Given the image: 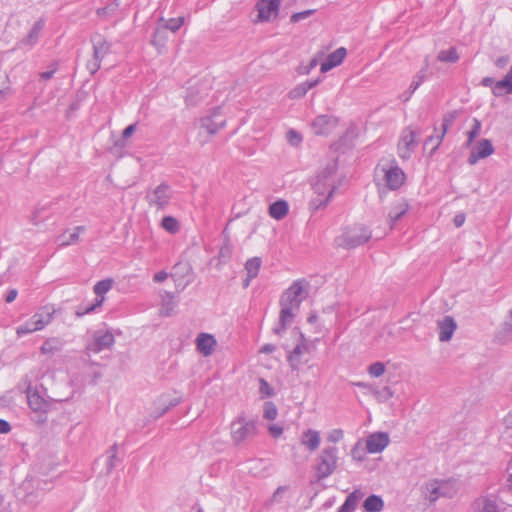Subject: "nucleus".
<instances>
[{
    "mask_svg": "<svg viewBox=\"0 0 512 512\" xmlns=\"http://www.w3.org/2000/svg\"><path fill=\"white\" fill-rule=\"evenodd\" d=\"M295 346L290 350L288 362L297 371H305L312 367L313 352L303 335L297 331L294 333Z\"/></svg>",
    "mask_w": 512,
    "mask_h": 512,
    "instance_id": "nucleus-1",
    "label": "nucleus"
},
{
    "mask_svg": "<svg viewBox=\"0 0 512 512\" xmlns=\"http://www.w3.org/2000/svg\"><path fill=\"white\" fill-rule=\"evenodd\" d=\"M370 237L371 232L367 227L360 223H352L341 228L335 242L339 247L350 249L365 243Z\"/></svg>",
    "mask_w": 512,
    "mask_h": 512,
    "instance_id": "nucleus-2",
    "label": "nucleus"
},
{
    "mask_svg": "<svg viewBox=\"0 0 512 512\" xmlns=\"http://www.w3.org/2000/svg\"><path fill=\"white\" fill-rule=\"evenodd\" d=\"M303 288L300 284L290 286L281 298L280 321L285 327L292 323L299 310L302 300Z\"/></svg>",
    "mask_w": 512,
    "mask_h": 512,
    "instance_id": "nucleus-3",
    "label": "nucleus"
},
{
    "mask_svg": "<svg viewBox=\"0 0 512 512\" xmlns=\"http://www.w3.org/2000/svg\"><path fill=\"white\" fill-rule=\"evenodd\" d=\"M337 462V449L335 447L324 448L317 456L314 465L317 480H322L330 476L335 471Z\"/></svg>",
    "mask_w": 512,
    "mask_h": 512,
    "instance_id": "nucleus-4",
    "label": "nucleus"
},
{
    "mask_svg": "<svg viewBox=\"0 0 512 512\" xmlns=\"http://www.w3.org/2000/svg\"><path fill=\"white\" fill-rule=\"evenodd\" d=\"M313 189L316 194V198L313 199L310 204L313 209H319L326 206L330 201L334 192L333 181L326 177L319 178L314 183Z\"/></svg>",
    "mask_w": 512,
    "mask_h": 512,
    "instance_id": "nucleus-5",
    "label": "nucleus"
},
{
    "mask_svg": "<svg viewBox=\"0 0 512 512\" xmlns=\"http://www.w3.org/2000/svg\"><path fill=\"white\" fill-rule=\"evenodd\" d=\"M51 318L52 315L50 311L46 308H43L39 312L35 313L24 324L17 327L16 333L18 336H22L42 330L51 321Z\"/></svg>",
    "mask_w": 512,
    "mask_h": 512,
    "instance_id": "nucleus-6",
    "label": "nucleus"
},
{
    "mask_svg": "<svg viewBox=\"0 0 512 512\" xmlns=\"http://www.w3.org/2000/svg\"><path fill=\"white\" fill-rule=\"evenodd\" d=\"M281 0H258L256 22H271L278 17Z\"/></svg>",
    "mask_w": 512,
    "mask_h": 512,
    "instance_id": "nucleus-7",
    "label": "nucleus"
},
{
    "mask_svg": "<svg viewBox=\"0 0 512 512\" xmlns=\"http://www.w3.org/2000/svg\"><path fill=\"white\" fill-rule=\"evenodd\" d=\"M418 131L412 127H406L402 130L398 142V155L402 159H407L411 151L417 146Z\"/></svg>",
    "mask_w": 512,
    "mask_h": 512,
    "instance_id": "nucleus-8",
    "label": "nucleus"
},
{
    "mask_svg": "<svg viewBox=\"0 0 512 512\" xmlns=\"http://www.w3.org/2000/svg\"><path fill=\"white\" fill-rule=\"evenodd\" d=\"M385 185L392 190L400 188L406 180L403 170L397 165H389L381 168Z\"/></svg>",
    "mask_w": 512,
    "mask_h": 512,
    "instance_id": "nucleus-9",
    "label": "nucleus"
},
{
    "mask_svg": "<svg viewBox=\"0 0 512 512\" xmlns=\"http://www.w3.org/2000/svg\"><path fill=\"white\" fill-rule=\"evenodd\" d=\"M256 433V427L253 422L245 419H237L231 425V437L235 443H241L249 436Z\"/></svg>",
    "mask_w": 512,
    "mask_h": 512,
    "instance_id": "nucleus-10",
    "label": "nucleus"
},
{
    "mask_svg": "<svg viewBox=\"0 0 512 512\" xmlns=\"http://www.w3.org/2000/svg\"><path fill=\"white\" fill-rule=\"evenodd\" d=\"M299 442L304 449L314 452L321 445V433L316 429L308 428L301 433Z\"/></svg>",
    "mask_w": 512,
    "mask_h": 512,
    "instance_id": "nucleus-11",
    "label": "nucleus"
},
{
    "mask_svg": "<svg viewBox=\"0 0 512 512\" xmlns=\"http://www.w3.org/2000/svg\"><path fill=\"white\" fill-rule=\"evenodd\" d=\"M493 152L494 147L491 141L488 139H482L475 146L472 147L468 161L470 164H475L478 160L492 155Z\"/></svg>",
    "mask_w": 512,
    "mask_h": 512,
    "instance_id": "nucleus-12",
    "label": "nucleus"
},
{
    "mask_svg": "<svg viewBox=\"0 0 512 512\" xmlns=\"http://www.w3.org/2000/svg\"><path fill=\"white\" fill-rule=\"evenodd\" d=\"M437 328L439 332V340L441 342H448L451 340L457 324L451 316H445L443 319L438 320Z\"/></svg>",
    "mask_w": 512,
    "mask_h": 512,
    "instance_id": "nucleus-13",
    "label": "nucleus"
},
{
    "mask_svg": "<svg viewBox=\"0 0 512 512\" xmlns=\"http://www.w3.org/2000/svg\"><path fill=\"white\" fill-rule=\"evenodd\" d=\"M114 343V336L108 331H102L95 334L93 342L88 349L91 352L98 353L103 349L109 348Z\"/></svg>",
    "mask_w": 512,
    "mask_h": 512,
    "instance_id": "nucleus-14",
    "label": "nucleus"
},
{
    "mask_svg": "<svg viewBox=\"0 0 512 512\" xmlns=\"http://www.w3.org/2000/svg\"><path fill=\"white\" fill-rule=\"evenodd\" d=\"M347 56V50L344 47L336 49L328 55L326 60L321 64L320 70L325 73L334 67L339 66Z\"/></svg>",
    "mask_w": 512,
    "mask_h": 512,
    "instance_id": "nucleus-15",
    "label": "nucleus"
},
{
    "mask_svg": "<svg viewBox=\"0 0 512 512\" xmlns=\"http://www.w3.org/2000/svg\"><path fill=\"white\" fill-rule=\"evenodd\" d=\"M337 126V120L327 116H319L312 124L314 133L317 135H326L331 133Z\"/></svg>",
    "mask_w": 512,
    "mask_h": 512,
    "instance_id": "nucleus-16",
    "label": "nucleus"
},
{
    "mask_svg": "<svg viewBox=\"0 0 512 512\" xmlns=\"http://www.w3.org/2000/svg\"><path fill=\"white\" fill-rule=\"evenodd\" d=\"M216 345V339L208 333H201L196 339L197 350L204 356L211 355Z\"/></svg>",
    "mask_w": 512,
    "mask_h": 512,
    "instance_id": "nucleus-17",
    "label": "nucleus"
},
{
    "mask_svg": "<svg viewBox=\"0 0 512 512\" xmlns=\"http://www.w3.org/2000/svg\"><path fill=\"white\" fill-rule=\"evenodd\" d=\"M389 443L388 435L385 433H374L367 438L366 447L370 453L381 452Z\"/></svg>",
    "mask_w": 512,
    "mask_h": 512,
    "instance_id": "nucleus-18",
    "label": "nucleus"
},
{
    "mask_svg": "<svg viewBox=\"0 0 512 512\" xmlns=\"http://www.w3.org/2000/svg\"><path fill=\"white\" fill-rule=\"evenodd\" d=\"M28 404L31 409L36 412L46 413L49 410L48 401L42 397L36 390L28 389L27 391Z\"/></svg>",
    "mask_w": 512,
    "mask_h": 512,
    "instance_id": "nucleus-19",
    "label": "nucleus"
},
{
    "mask_svg": "<svg viewBox=\"0 0 512 512\" xmlns=\"http://www.w3.org/2000/svg\"><path fill=\"white\" fill-rule=\"evenodd\" d=\"M148 198L151 205L162 208L169 202V188L164 185L158 186L151 194H149Z\"/></svg>",
    "mask_w": 512,
    "mask_h": 512,
    "instance_id": "nucleus-20",
    "label": "nucleus"
},
{
    "mask_svg": "<svg viewBox=\"0 0 512 512\" xmlns=\"http://www.w3.org/2000/svg\"><path fill=\"white\" fill-rule=\"evenodd\" d=\"M112 283L113 282L111 279H106L99 281L95 284L93 290L94 293L97 295V299L94 305L86 309V312H90L103 304L105 300L104 295L111 289Z\"/></svg>",
    "mask_w": 512,
    "mask_h": 512,
    "instance_id": "nucleus-21",
    "label": "nucleus"
},
{
    "mask_svg": "<svg viewBox=\"0 0 512 512\" xmlns=\"http://www.w3.org/2000/svg\"><path fill=\"white\" fill-rule=\"evenodd\" d=\"M268 213L275 220H282L289 213V205L285 200H278L269 206Z\"/></svg>",
    "mask_w": 512,
    "mask_h": 512,
    "instance_id": "nucleus-22",
    "label": "nucleus"
},
{
    "mask_svg": "<svg viewBox=\"0 0 512 512\" xmlns=\"http://www.w3.org/2000/svg\"><path fill=\"white\" fill-rule=\"evenodd\" d=\"M512 92V67L503 80L496 83L493 93L495 95L508 94Z\"/></svg>",
    "mask_w": 512,
    "mask_h": 512,
    "instance_id": "nucleus-23",
    "label": "nucleus"
},
{
    "mask_svg": "<svg viewBox=\"0 0 512 512\" xmlns=\"http://www.w3.org/2000/svg\"><path fill=\"white\" fill-rule=\"evenodd\" d=\"M363 494L360 491L352 492L345 500L343 505L339 508L338 512H352L358 501L362 498Z\"/></svg>",
    "mask_w": 512,
    "mask_h": 512,
    "instance_id": "nucleus-24",
    "label": "nucleus"
},
{
    "mask_svg": "<svg viewBox=\"0 0 512 512\" xmlns=\"http://www.w3.org/2000/svg\"><path fill=\"white\" fill-rule=\"evenodd\" d=\"M260 267H261V260L260 258L258 257H254V258H251L249 260H247L246 264H245V270L247 271V274H248V281L246 282V286L249 285V281L256 277L259 270H260Z\"/></svg>",
    "mask_w": 512,
    "mask_h": 512,
    "instance_id": "nucleus-25",
    "label": "nucleus"
},
{
    "mask_svg": "<svg viewBox=\"0 0 512 512\" xmlns=\"http://www.w3.org/2000/svg\"><path fill=\"white\" fill-rule=\"evenodd\" d=\"M383 505L379 496L371 495L364 501L363 507L366 512H379L383 509Z\"/></svg>",
    "mask_w": 512,
    "mask_h": 512,
    "instance_id": "nucleus-26",
    "label": "nucleus"
},
{
    "mask_svg": "<svg viewBox=\"0 0 512 512\" xmlns=\"http://www.w3.org/2000/svg\"><path fill=\"white\" fill-rule=\"evenodd\" d=\"M437 59L444 63H456L459 60V54L455 47H449L440 51Z\"/></svg>",
    "mask_w": 512,
    "mask_h": 512,
    "instance_id": "nucleus-27",
    "label": "nucleus"
},
{
    "mask_svg": "<svg viewBox=\"0 0 512 512\" xmlns=\"http://www.w3.org/2000/svg\"><path fill=\"white\" fill-rule=\"evenodd\" d=\"M79 232H80L79 227H77L73 230H68V231L64 232L59 238L60 244L63 246H67V245L76 243L79 239Z\"/></svg>",
    "mask_w": 512,
    "mask_h": 512,
    "instance_id": "nucleus-28",
    "label": "nucleus"
},
{
    "mask_svg": "<svg viewBox=\"0 0 512 512\" xmlns=\"http://www.w3.org/2000/svg\"><path fill=\"white\" fill-rule=\"evenodd\" d=\"M278 416V409L273 402H265L263 405V418L268 421H274Z\"/></svg>",
    "mask_w": 512,
    "mask_h": 512,
    "instance_id": "nucleus-29",
    "label": "nucleus"
},
{
    "mask_svg": "<svg viewBox=\"0 0 512 512\" xmlns=\"http://www.w3.org/2000/svg\"><path fill=\"white\" fill-rule=\"evenodd\" d=\"M472 123L471 130L467 132V146H471L475 138H477L481 133V122L474 118Z\"/></svg>",
    "mask_w": 512,
    "mask_h": 512,
    "instance_id": "nucleus-30",
    "label": "nucleus"
},
{
    "mask_svg": "<svg viewBox=\"0 0 512 512\" xmlns=\"http://www.w3.org/2000/svg\"><path fill=\"white\" fill-rule=\"evenodd\" d=\"M161 226L169 233H176L179 230V223L176 218L166 216L162 219Z\"/></svg>",
    "mask_w": 512,
    "mask_h": 512,
    "instance_id": "nucleus-31",
    "label": "nucleus"
},
{
    "mask_svg": "<svg viewBox=\"0 0 512 512\" xmlns=\"http://www.w3.org/2000/svg\"><path fill=\"white\" fill-rule=\"evenodd\" d=\"M408 210V204L400 203L396 205L389 213V217L393 220V222L397 221L401 218Z\"/></svg>",
    "mask_w": 512,
    "mask_h": 512,
    "instance_id": "nucleus-32",
    "label": "nucleus"
},
{
    "mask_svg": "<svg viewBox=\"0 0 512 512\" xmlns=\"http://www.w3.org/2000/svg\"><path fill=\"white\" fill-rule=\"evenodd\" d=\"M476 504L480 512H498L496 504L491 500L480 499Z\"/></svg>",
    "mask_w": 512,
    "mask_h": 512,
    "instance_id": "nucleus-33",
    "label": "nucleus"
},
{
    "mask_svg": "<svg viewBox=\"0 0 512 512\" xmlns=\"http://www.w3.org/2000/svg\"><path fill=\"white\" fill-rule=\"evenodd\" d=\"M217 132V128L216 127H211L210 126V120L209 119H206L202 122L201 124V127H200V131H199V136L202 139V142L205 141V137L208 136V135H213Z\"/></svg>",
    "mask_w": 512,
    "mask_h": 512,
    "instance_id": "nucleus-34",
    "label": "nucleus"
},
{
    "mask_svg": "<svg viewBox=\"0 0 512 512\" xmlns=\"http://www.w3.org/2000/svg\"><path fill=\"white\" fill-rule=\"evenodd\" d=\"M259 393L262 399L273 396L274 389L264 379L259 380Z\"/></svg>",
    "mask_w": 512,
    "mask_h": 512,
    "instance_id": "nucleus-35",
    "label": "nucleus"
},
{
    "mask_svg": "<svg viewBox=\"0 0 512 512\" xmlns=\"http://www.w3.org/2000/svg\"><path fill=\"white\" fill-rule=\"evenodd\" d=\"M183 24L184 17L171 18L168 21H166L165 28L172 32H176L182 27Z\"/></svg>",
    "mask_w": 512,
    "mask_h": 512,
    "instance_id": "nucleus-36",
    "label": "nucleus"
},
{
    "mask_svg": "<svg viewBox=\"0 0 512 512\" xmlns=\"http://www.w3.org/2000/svg\"><path fill=\"white\" fill-rule=\"evenodd\" d=\"M269 434L274 438H280L284 433V427L280 423H271L267 427Z\"/></svg>",
    "mask_w": 512,
    "mask_h": 512,
    "instance_id": "nucleus-37",
    "label": "nucleus"
},
{
    "mask_svg": "<svg viewBox=\"0 0 512 512\" xmlns=\"http://www.w3.org/2000/svg\"><path fill=\"white\" fill-rule=\"evenodd\" d=\"M344 437V432L343 430L341 429H332L331 431L328 432L327 434V441L329 443H338L339 441H341Z\"/></svg>",
    "mask_w": 512,
    "mask_h": 512,
    "instance_id": "nucleus-38",
    "label": "nucleus"
},
{
    "mask_svg": "<svg viewBox=\"0 0 512 512\" xmlns=\"http://www.w3.org/2000/svg\"><path fill=\"white\" fill-rule=\"evenodd\" d=\"M384 365L380 362H376L369 367V374L373 377H379L384 373Z\"/></svg>",
    "mask_w": 512,
    "mask_h": 512,
    "instance_id": "nucleus-39",
    "label": "nucleus"
},
{
    "mask_svg": "<svg viewBox=\"0 0 512 512\" xmlns=\"http://www.w3.org/2000/svg\"><path fill=\"white\" fill-rule=\"evenodd\" d=\"M314 13V10H305V11H302V12H298V13H294L291 15L290 17V21L292 23H297L298 21L304 19V18H307L309 17L310 15H312Z\"/></svg>",
    "mask_w": 512,
    "mask_h": 512,
    "instance_id": "nucleus-40",
    "label": "nucleus"
},
{
    "mask_svg": "<svg viewBox=\"0 0 512 512\" xmlns=\"http://www.w3.org/2000/svg\"><path fill=\"white\" fill-rule=\"evenodd\" d=\"M108 50L109 46L105 41L100 43L98 46H95L94 53L96 58H103L104 55L108 52Z\"/></svg>",
    "mask_w": 512,
    "mask_h": 512,
    "instance_id": "nucleus-41",
    "label": "nucleus"
},
{
    "mask_svg": "<svg viewBox=\"0 0 512 512\" xmlns=\"http://www.w3.org/2000/svg\"><path fill=\"white\" fill-rule=\"evenodd\" d=\"M441 488L437 481H433L427 485V489L430 491V499L432 501L437 499L438 490Z\"/></svg>",
    "mask_w": 512,
    "mask_h": 512,
    "instance_id": "nucleus-42",
    "label": "nucleus"
},
{
    "mask_svg": "<svg viewBox=\"0 0 512 512\" xmlns=\"http://www.w3.org/2000/svg\"><path fill=\"white\" fill-rule=\"evenodd\" d=\"M465 219H466V217H465V214H463V213H459V214L455 215L453 218L454 225L456 227H461L464 224Z\"/></svg>",
    "mask_w": 512,
    "mask_h": 512,
    "instance_id": "nucleus-43",
    "label": "nucleus"
},
{
    "mask_svg": "<svg viewBox=\"0 0 512 512\" xmlns=\"http://www.w3.org/2000/svg\"><path fill=\"white\" fill-rule=\"evenodd\" d=\"M136 130V124H131L129 126H127L124 131H123V138H129L133 133L134 131Z\"/></svg>",
    "mask_w": 512,
    "mask_h": 512,
    "instance_id": "nucleus-44",
    "label": "nucleus"
},
{
    "mask_svg": "<svg viewBox=\"0 0 512 512\" xmlns=\"http://www.w3.org/2000/svg\"><path fill=\"white\" fill-rule=\"evenodd\" d=\"M10 429V424L6 420L0 419V434H6Z\"/></svg>",
    "mask_w": 512,
    "mask_h": 512,
    "instance_id": "nucleus-45",
    "label": "nucleus"
},
{
    "mask_svg": "<svg viewBox=\"0 0 512 512\" xmlns=\"http://www.w3.org/2000/svg\"><path fill=\"white\" fill-rule=\"evenodd\" d=\"M315 84H316V82L308 83L305 87L301 88L299 91H298V89H296L294 92H295L296 96L304 95V94H305L309 89H311Z\"/></svg>",
    "mask_w": 512,
    "mask_h": 512,
    "instance_id": "nucleus-46",
    "label": "nucleus"
},
{
    "mask_svg": "<svg viewBox=\"0 0 512 512\" xmlns=\"http://www.w3.org/2000/svg\"><path fill=\"white\" fill-rule=\"evenodd\" d=\"M288 138H289V141L292 143V144H298L300 141H301V138L298 136V134L294 131H290L288 133Z\"/></svg>",
    "mask_w": 512,
    "mask_h": 512,
    "instance_id": "nucleus-47",
    "label": "nucleus"
},
{
    "mask_svg": "<svg viewBox=\"0 0 512 512\" xmlns=\"http://www.w3.org/2000/svg\"><path fill=\"white\" fill-rule=\"evenodd\" d=\"M17 295H18L17 290H15V289L10 290L6 295V298H5L6 302L7 303L13 302L16 299Z\"/></svg>",
    "mask_w": 512,
    "mask_h": 512,
    "instance_id": "nucleus-48",
    "label": "nucleus"
},
{
    "mask_svg": "<svg viewBox=\"0 0 512 512\" xmlns=\"http://www.w3.org/2000/svg\"><path fill=\"white\" fill-rule=\"evenodd\" d=\"M168 277V274L165 271H159L154 275V281L156 282H162L166 280Z\"/></svg>",
    "mask_w": 512,
    "mask_h": 512,
    "instance_id": "nucleus-49",
    "label": "nucleus"
},
{
    "mask_svg": "<svg viewBox=\"0 0 512 512\" xmlns=\"http://www.w3.org/2000/svg\"><path fill=\"white\" fill-rule=\"evenodd\" d=\"M272 351H274V346H273V345H270V344H268V345H264V346L260 349V352H262V353H270V352H272Z\"/></svg>",
    "mask_w": 512,
    "mask_h": 512,
    "instance_id": "nucleus-50",
    "label": "nucleus"
},
{
    "mask_svg": "<svg viewBox=\"0 0 512 512\" xmlns=\"http://www.w3.org/2000/svg\"><path fill=\"white\" fill-rule=\"evenodd\" d=\"M505 423L508 428L512 429V410L507 414L505 418Z\"/></svg>",
    "mask_w": 512,
    "mask_h": 512,
    "instance_id": "nucleus-51",
    "label": "nucleus"
},
{
    "mask_svg": "<svg viewBox=\"0 0 512 512\" xmlns=\"http://www.w3.org/2000/svg\"><path fill=\"white\" fill-rule=\"evenodd\" d=\"M43 353H48L52 351V346L49 344V342H45L41 348Z\"/></svg>",
    "mask_w": 512,
    "mask_h": 512,
    "instance_id": "nucleus-52",
    "label": "nucleus"
},
{
    "mask_svg": "<svg viewBox=\"0 0 512 512\" xmlns=\"http://www.w3.org/2000/svg\"><path fill=\"white\" fill-rule=\"evenodd\" d=\"M484 86H490L493 83V79L491 78H484L482 81Z\"/></svg>",
    "mask_w": 512,
    "mask_h": 512,
    "instance_id": "nucleus-53",
    "label": "nucleus"
},
{
    "mask_svg": "<svg viewBox=\"0 0 512 512\" xmlns=\"http://www.w3.org/2000/svg\"><path fill=\"white\" fill-rule=\"evenodd\" d=\"M507 62H508V59H507V58H505V59H503V60H498L497 64H498V65H504V64H506Z\"/></svg>",
    "mask_w": 512,
    "mask_h": 512,
    "instance_id": "nucleus-54",
    "label": "nucleus"
},
{
    "mask_svg": "<svg viewBox=\"0 0 512 512\" xmlns=\"http://www.w3.org/2000/svg\"><path fill=\"white\" fill-rule=\"evenodd\" d=\"M446 130H447V125H444V131H443V134L446 133Z\"/></svg>",
    "mask_w": 512,
    "mask_h": 512,
    "instance_id": "nucleus-55",
    "label": "nucleus"
}]
</instances>
